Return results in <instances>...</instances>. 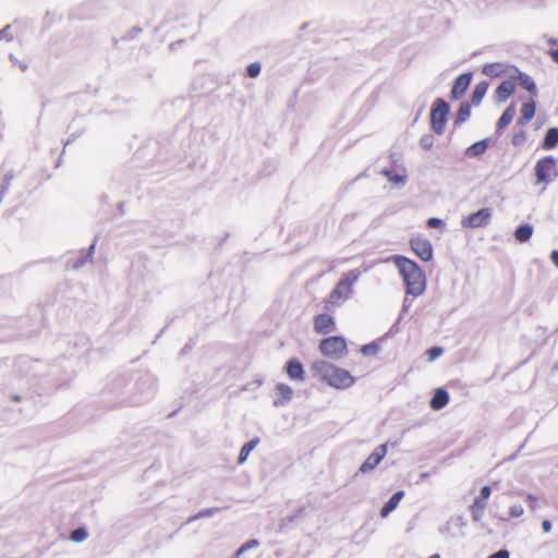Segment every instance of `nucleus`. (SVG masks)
<instances>
[{
    "instance_id": "39448f33",
    "label": "nucleus",
    "mask_w": 558,
    "mask_h": 558,
    "mask_svg": "<svg viewBox=\"0 0 558 558\" xmlns=\"http://www.w3.org/2000/svg\"><path fill=\"white\" fill-rule=\"evenodd\" d=\"M448 113H449L448 104L442 99H437L434 102V106L430 111L432 129L437 134H441L444 132Z\"/></svg>"
},
{
    "instance_id": "412c9836",
    "label": "nucleus",
    "mask_w": 558,
    "mask_h": 558,
    "mask_svg": "<svg viewBox=\"0 0 558 558\" xmlns=\"http://www.w3.org/2000/svg\"><path fill=\"white\" fill-rule=\"evenodd\" d=\"M536 106L534 101L526 102L521 108V117L519 119V122L521 124L527 123L533 119L535 116Z\"/></svg>"
},
{
    "instance_id": "c85d7f7f",
    "label": "nucleus",
    "mask_w": 558,
    "mask_h": 558,
    "mask_svg": "<svg viewBox=\"0 0 558 558\" xmlns=\"http://www.w3.org/2000/svg\"><path fill=\"white\" fill-rule=\"evenodd\" d=\"M88 537V532L85 527H77L71 532L70 539L74 543H82Z\"/></svg>"
},
{
    "instance_id": "393cba45",
    "label": "nucleus",
    "mask_w": 558,
    "mask_h": 558,
    "mask_svg": "<svg viewBox=\"0 0 558 558\" xmlns=\"http://www.w3.org/2000/svg\"><path fill=\"white\" fill-rule=\"evenodd\" d=\"M488 89V83L487 82H480L476 84L473 94H472V104L474 106L480 105L484 96L486 95Z\"/></svg>"
},
{
    "instance_id": "de8ad7c7",
    "label": "nucleus",
    "mask_w": 558,
    "mask_h": 558,
    "mask_svg": "<svg viewBox=\"0 0 558 558\" xmlns=\"http://www.w3.org/2000/svg\"><path fill=\"white\" fill-rule=\"evenodd\" d=\"M550 258H551L553 263L555 264V266L558 267V251L557 250L551 252Z\"/></svg>"
},
{
    "instance_id": "a878e982",
    "label": "nucleus",
    "mask_w": 558,
    "mask_h": 558,
    "mask_svg": "<svg viewBox=\"0 0 558 558\" xmlns=\"http://www.w3.org/2000/svg\"><path fill=\"white\" fill-rule=\"evenodd\" d=\"M532 233L533 228L530 225H523L515 230V239L519 242H526L530 240Z\"/></svg>"
},
{
    "instance_id": "a19ab883",
    "label": "nucleus",
    "mask_w": 558,
    "mask_h": 558,
    "mask_svg": "<svg viewBox=\"0 0 558 558\" xmlns=\"http://www.w3.org/2000/svg\"><path fill=\"white\" fill-rule=\"evenodd\" d=\"M490 494H492L490 487L488 485H485L481 488V494L476 498L483 499V501L487 502V499L489 498Z\"/></svg>"
},
{
    "instance_id": "8fccbe9b",
    "label": "nucleus",
    "mask_w": 558,
    "mask_h": 558,
    "mask_svg": "<svg viewBox=\"0 0 558 558\" xmlns=\"http://www.w3.org/2000/svg\"><path fill=\"white\" fill-rule=\"evenodd\" d=\"M553 369L558 372V363H555L554 366H553Z\"/></svg>"
},
{
    "instance_id": "f3484780",
    "label": "nucleus",
    "mask_w": 558,
    "mask_h": 558,
    "mask_svg": "<svg viewBox=\"0 0 558 558\" xmlns=\"http://www.w3.org/2000/svg\"><path fill=\"white\" fill-rule=\"evenodd\" d=\"M448 402H449L448 391L444 388H438L429 401V407L433 410L438 411V410H441L442 408H445L448 404Z\"/></svg>"
},
{
    "instance_id": "49530a36",
    "label": "nucleus",
    "mask_w": 558,
    "mask_h": 558,
    "mask_svg": "<svg viewBox=\"0 0 558 558\" xmlns=\"http://www.w3.org/2000/svg\"><path fill=\"white\" fill-rule=\"evenodd\" d=\"M551 527H553V525H551V522L549 520H544L542 522V529H543V531L545 533H549L551 531Z\"/></svg>"
},
{
    "instance_id": "9b49d317",
    "label": "nucleus",
    "mask_w": 558,
    "mask_h": 558,
    "mask_svg": "<svg viewBox=\"0 0 558 558\" xmlns=\"http://www.w3.org/2000/svg\"><path fill=\"white\" fill-rule=\"evenodd\" d=\"M472 81V74L471 73H463L459 75L452 86L451 89V97L456 100L460 99L468 87L470 86V83Z\"/></svg>"
},
{
    "instance_id": "20e7f679",
    "label": "nucleus",
    "mask_w": 558,
    "mask_h": 558,
    "mask_svg": "<svg viewBox=\"0 0 558 558\" xmlns=\"http://www.w3.org/2000/svg\"><path fill=\"white\" fill-rule=\"evenodd\" d=\"M320 352L335 361H339L348 354L347 341L341 336L325 338L319 343Z\"/></svg>"
},
{
    "instance_id": "5701e85b",
    "label": "nucleus",
    "mask_w": 558,
    "mask_h": 558,
    "mask_svg": "<svg viewBox=\"0 0 558 558\" xmlns=\"http://www.w3.org/2000/svg\"><path fill=\"white\" fill-rule=\"evenodd\" d=\"M258 442H259L258 438H253L242 446L239 457H238L239 464H243L247 460L248 454L258 445Z\"/></svg>"
},
{
    "instance_id": "1a4fd4ad",
    "label": "nucleus",
    "mask_w": 558,
    "mask_h": 558,
    "mask_svg": "<svg viewBox=\"0 0 558 558\" xmlns=\"http://www.w3.org/2000/svg\"><path fill=\"white\" fill-rule=\"evenodd\" d=\"M492 216L489 208H482L476 213L470 214L462 219V226L465 228H480L488 223Z\"/></svg>"
},
{
    "instance_id": "f8f14e48",
    "label": "nucleus",
    "mask_w": 558,
    "mask_h": 558,
    "mask_svg": "<svg viewBox=\"0 0 558 558\" xmlns=\"http://www.w3.org/2000/svg\"><path fill=\"white\" fill-rule=\"evenodd\" d=\"M517 83L513 77L505 80L495 90V97L498 102H505L515 90Z\"/></svg>"
},
{
    "instance_id": "58836bf2",
    "label": "nucleus",
    "mask_w": 558,
    "mask_h": 558,
    "mask_svg": "<svg viewBox=\"0 0 558 558\" xmlns=\"http://www.w3.org/2000/svg\"><path fill=\"white\" fill-rule=\"evenodd\" d=\"M246 72L250 77H256L260 72V64L258 62L251 63Z\"/></svg>"
},
{
    "instance_id": "bb28decb",
    "label": "nucleus",
    "mask_w": 558,
    "mask_h": 558,
    "mask_svg": "<svg viewBox=\"0 0 558 558\" xmlns=\"http://www.w3.org/2000/svg\"><path fill=\"white\" fill-rule=\"evenodd\" d=\"M414 251L424 262H428L433 258V246H414Z\"/></svg>"
},
{
    "instance_id": "4c0bfd02",
    "label": "nucleus",
    "mask_w": 558,
    "mask_h": 558,
    "mask_svg": "<svg viewBox=\"0 0 558 558\" xmlns=\"http://www.w3.org/2000/svg\"><path fill=\"white\" fill-rule=\"evenodd\" d=\"M526 138V134L523 130H520L519 132L514 133L512 136V144L514 146H519L524 143Z\"/></svg>"
},
{
    "instance_id": "864d4df0",
    "label": "nucleus",
    "mask_w": 558,
    "mask_h": 558,
    "mask_svg": "<svg viewBox=\"0 0 558 558\" xmlns=\"http://www.w3.org/2000/svg\"><path fill=\"white\" fill-rule=\"evenodd\" d=\"M408 307H409V304H407V303L404 302V304H403V311H407V310H408Z\"/></svg>"
},
{
    "instance_id": "9d476101",
    "label": "nucleus",
    "mask_w": 558,
    "mask_h": 558,
    "mask_svg": "<svg viewBox=\"0 0 558 558\" xmlns=\"http://www.w3.org/2000/svg\"><path fill=\"white\" fill-rule=\"evenodd\" d=\"M314 329L317 333L327 335L336 329V323L327 313L318 314L314 319Z\"/></svg>"
},
{
    "instance_id": "c03bdc74",
    "label": "nucleus",
    "mask_w": 558,
    "mask_h": 558,
    "mask_svg": "<svg viewBox=\"0 0 558 558\" xmlns=\"http://www.w3.org/2000/svg\"><path fill=\"white\" fill-rule=\"evenodd\" d=\"M427 225L430 227V228H442L444 227V221L439 218H429L427 220Z\"/></svg>"
},
{
    "instance_id": "2f4dec72",
    "label": "nucleus",
    "mask_w": 558,
    "mask_h": 558,
    "mask_svg": "<svg viewBox=\"0 0 558 558\" xmlns=\"http://www.w3.org/2000/svg\"><path fill=\"white\" fill-rule=\"evenodd\" d=\"M146 397H149L154 391V379L150 376H145L142 383L138 384Z\"/></svg>"
},
{
    "instance_id": "4be33fe9",
    "label": "nucleus",
    "mask_w": 558,
    "mask_h": 558,
    "mask_svg": "<svg viewBox=\"0 0 558 558\" xmlns=\"http://www.w3.org/2000/svg\"><path fill=\"white\" fill-rule=\"evenodd\" d=\"M558 144V128H550L547 130L544 141L543 148L544 149H553Z\"/></svg>"
},
{
    "instance_id": "37998d69",
    "label": "nucleus",
    "mask_w": 558,
    "mask_h": 558,
    "mask_svg": "<svg viewBox=\"0 0 558 558\" xmlns=\"http://www.w3.org/2000/svg\"><path fill=\"white\" fill-rule=\"evenodd\" d=\"M487 558H510V553L507 549H499Z\"/></svg>"
},
{
    "instance_id": "603ef678",
    "label": "nucleus",
    "mask_w": 558,
    "mask_h": 558,
    "mask_svg": "<svg viewBox=\"0 0 558 558\" xmlns=\"http://www.w3.org/2000/svg\"><path fill=\"white\" fill-rule=\"evenodd\" d=\"M4 32H5V29L0 31V38H1L2 36H5V33H4Z\"/></svg>"
},
{
    "instance_id": "f704fd0d",
    "label": "nucleus",
    "mask_w": 558,
    "mask_h": 558,
    "mask_svg": "<svg viewBox=\"0 0 558 558\" xmlns=\"http://www.w3.org/2000/svg\"><path fill=\"white\" fill-rule=\"evenodd\" d=\"M524 514V508L520 504L511 505L509 508L510 518H521Z\"/></svg>"
},
{
    "instance_id": "72a5a7b5",
    "label": "nucleus",
    "mask_w": 558,
    "mask_h": 558,
    "mask_svg": "<svg viewBox=\"0 0 558 558\" xmlns=\"http://www.w3.org/2000/svg\"><path fill=\"white\" fill-rule=\"evenodd\" d=\"M548 45H549V50H548V54L550 56V58L556 62L558 63V38L555 39V38H550L548 40Z\"/></svg>"
},
{
    "instance_id": "e433bc0d",
    "label": "nucleus",
    "mask_w": 558,
    "mask_h": 558,
    "mask_svg": "<svg viewBox=\"0 0 558 558\" xmlns=\"http://www.w3.org/2000/svg\"><path fill=\"white\" fill-rule=\"evenodd\" d=\"M383 173L390 182L402 183L404 181L403 177L395 174L391 170H384Z\"/></svg>"
},
{
    "instance_id": "473e14b6",
    "label": "nucleus",
    "mask_w": 558,
    "mask_h": 558,
    "mask_svg": "<svg viewBox=\"0 0 558 558\" xmlns=\"http://www.w3.org/2000/svg\"><path fill=\"white\" fill-rule=\"evenodd\" d=\"M219 511V508H208V509H204L202 511H199L198 513H196L195 515H193L192 518L189 519V522H192V521H195V520H198L201 518H209V517H213L214 514H216L217 512Z\"/></svg>"
},
{
    "instance_id": "b1692460",
    "label": "nucleus",
    "mask_w": 558,
    "mask_h": 558,
    "mask_svg": "<svg viewBox=\"0 0 558 558\" xmlns=\"http://www.w3.org/2000/svg\"><path fill=\"white\" fill-rule=\"evenodd\" d=\"M515 83L518 82L524 89L530 92L532 95L536 94L535 83L531 80V77L522 72H519L517 76L513 77Z\"/></svg>"
},
{
    "instance_id": "09e8293b",
    "label": "nucleus",
    "mask_w": 558,
    "mask_h": 558,
    "mask_svg": "<svg viewBox=\"0 0 558 558\" xmlns=\"http://www.w3.org/2000/svg\"><path fill=\"white\" fill-rule=\"evenodd\" d=\"M428 476V473L424 472V473H421V477L422 478H426Z\"/></svg>"
},
{
    "instance_id": "ea45409f",
    "label": "nucleus",
    "mask_w": 558,
    "mask_h": 558,
    "mask_svg": "<svg viewBox=\"0 0 558 558\" xmlns=\"http://www.w3.org/2000/svg\"><path fill=\"white\" fill-rule=\"evenodd\" d=\"M444 350L441 347H433L427 351L430 361L436 360L442 354Z\"/></svg>"
},
{
    "instance_id": "6e6552de",
    "label": "nucleus",
    "mask_w": 558,
    "mask_h": 558,
    "mask_svg": "<svg viewBox=\"0 0 558 558\" xmlns=\"http://www.w3.org/2000/svg\"><path fill=\"white\" fill-rule=\"evenodd\" d=\"M388 451V444H381L375 448V450L366 458V460L360 465L359 471L363 474L373 472L379 463L384 460Z\"/></svg>"
},
{
    "instance_id": "6ab92c4d",
    "label": "nucleus",
    "mask_w": 558,
    "mask_h": 558,
    "mask_svg": "<svg viewBox=\"0 0 558 558\" xmlns=\"http://www.w3.org/2000/svg\"><path fill=\"white\" fill-rule=\"evenodd\" d=\"M514 114H515V108L513 105H511L504 111V113L499 118V120L497 122L496 131L501 132L505 128H507L513 120Z\"/></svg>"
},
{
    "instance_id": "423d86ee",
    "label": "nucleus",
    "mask_w": 558,
    "mask_h": 558,
    "mask_svg": "<svg viewBox=\"0 0 558 558\" xmlns=\"http://www.w3.org/2000/svg\"><path fill=\"white\" fill-rule=\"evenodd\" d=\"M466 521L462 515L450 518L440 529L439 533L446 538H462L465 536Z\"/></svg>"
},
{
    "instance_id": "ddd939ff",
    "label": "nucleus",
    "mask_w": 558,
    "mask_h": 558,
    "mask_svg": "<svg viewBox=\"0 0 558 558\" xmlns=\"http://www.w3.org/2000/svg\"><path fill=\"white\" fill-rule=\"evenodd\" d=\"M287 375L291 380L304 381L305 371L299 359H291L286 366Z\"/></svg>"
},
{
    "instance_id": "c756f323",
    "label": "nucleus",
    "mask_w": 558,
    "mask_h": 558,
    "mask_svg": "<svg viewBox=\"0 0 558 558\" xmlns=\"http://www.w3.org/2000/svg\"><path fill=\"white\" fill-rule=\"evenodd\" d=\"M483 73L487 76L495 77L501 73V64L489 63L483 66Z\"/></svg>"
},
{
    "instance_id": "3c124183",
    "label": "nucleus",
    "mask_w": 558,
    "mask_h": 558,
    "mask_svg": "<svg viewBox=\"0 0 558 558\" xmlns=\"http://www.w3.org/2000/svg\"><path fill=\"white\" fill-rule=\"evenodd\" d=\"M4 32H5V29L0 31V38H1L2 36H5V33H4Z\"/></svg>"
},
{
    "instance_id": "f03ea898",
    "label": "nucleus",
    "mask_w": 558,
    "mask_h": 558,
    "mask_svg": "<svg viewBox=\"0 0 558 558\" xmlns=\"http://www.w3.org/2000/svg\"><path fill=\"white\" fill-rule=\"evenodd\" d=\"M362 276L360 269L349 270L340 277L330 294L325 299L326 310H332L342 306L353 294L354 287Z\"/></svg>"
},
{
    "instance_id": "7ed1b4c3",
    "label": "nucleus",
    "mask_w": 558,
    "mask_h": 558,
    "mask_svg": "<svg viewBox=\"0 0 558 558\" xmlns=\"http://www.w3.org/2000/svg\"><path fill=\"white\" fill-rule=\"evenodd\" d=\"M395 263L405 283L407 293L414 298L421 295L425 291L426 281L420 267L404 256H396Z\"/></svg>"
},
{
    "instance_id": "4468645a",
    "label": "nucleus",
    "mask_w": 558,
    "mask_h": 558,
    "mask_svg": "<svg viewBox=\"0 0 558 558\" xmlns=\"http://www.w3.org/2000/svg\"><path fill=\"white\" fill-rule=\"evenodd\" d=\"M278 397L274 400L275 407H284L290 403L293 398V389L288 385L280 383L276 387Z\"/></svg>"
},
{
    "instance_id": "f257e3e1",
    "label": "nucleus",
    "mask_w": 558,
    "mask_h": 558,
    "mask_svg": "<svg viewBox=\"0 0 558 558\" xmlns=\"http://www.w3.org/2000/svg\"><path fill=\"white\" fill-rule=\"evenodd\" d=\"M311 369L315 377L339 390L348 389L355 384V378L349 371L324 360L313 362Z\"/></svg>"
},
{
    "instance_id": "a18cd8bd",
    "label": "nucleus",
    "mask_w": 558,
    "mask_h": 558,
    "mask_svg": "<svg viewBox=\"0 0 558 558\" xmlns=\"http://www.w3.org/2000/svg\"><path fill=\"white\" fill-rule=\"evenodd\" d=\"M525 497L530 501L531 510H535L537 508V497L533 494H526Z\"/></svg>"
},
{
    "instance_id": "2eb2a0df",
    "label": "nucleus",
    "mask_w": 558,
    "mask_h": 558,
    "mask_svg": "<svg viewBox=\"0 0 558 558\" xmlns=\"http://www.w3.org/2000/svg\"><path fill=\"white\" fill-rule=\"evenodd\" d=\"M95 246H88V248L83 250L80 252V256L77 258H70L68 260V266L77 270L85 266L87 263H90L93 260V256L95 253Z\"/></svg>"
},
{
    "instance_id": "cd10ccee",
    "label": "nucleus",
    "mask_w": 558,
    "mask_h": 558,
    "mask_svg": "<svg viewBox=\"0 0 558 558\" xmlns=\"http://www.w3.org/2000/svg\"><path fill=\"white\" fill-rule=\"evenodd\" d=\"M471 114V106L469 102L461 104L458 113H457V122L462 123L470 118Z\"/></svg>"
},
{
    "instance_id": "a211bd4d",
    "label": "nucleus",
    "mask_w": 558,
    "mask_h": 558,
    "mask_svg": "<svg viewBox=\"0 0 558 558\" xmlns=\"http://www.w3.org/2000/svg\"><path fill=\"white\" fill-rule=\"evenodd\" d=\"M403 496V490L396 492L380 509V517L387 518L395 509H397Z\"/></svg>"
},
{
    "instance_id": "aec40b11",
    "label": "nucleus",
    "mask_w": 558,
    "mask_h": 558,
    "mask_svg": "<svg viewBox=\"0 0 558 558\" xmlns=\"http://www.w3.org/2000/svg\"><path fill=\"white\" fill-rule=\"evenodd\" d=\"M487 502L483 501V499L475 498L473 504L470 506V511L472 514V519L475 522H478L482 520L484 515V511L486 509Z\"/></svg>"
},
{
    "instance_id": "79ce46f5",
    "label": "nucleus",
    "mask_w": 558,
    "mask_h": 558,
    "mask_svg": "<svg viewBox=\"0 0 558 558\" xmlns=\"http://www.w3.org/2000/svg\"><path fill=\"white\" fill-rule=\"evenodd\" d=\"M14 175L13 173H5L3 179H2V187H1V192L4 193V191L9 187L11 181L13 180Z\"/></svg>"
},
{
    "instance_id": "0eeeda50",
    "label": "nucleus",
    "mask_w": 558,
    "mask_h": 558,
    "mask_svg": "<svg viewBox=\"0 0 558 558\" xmlns=\"http://www.w3.org/2000/svg\"><path fill=\"white\" fill-rule=\"evenodd\" d=\"M535 174L537 182L548 183L557 175L556 160L553 157H544L536 162Z\"/></svg>"
},
{
    "instance_id": "dca6fc26",
    "label": "nucleus",
    "mask_w": 558,
    "mask_h": 558,
    "mask_svg": "<svg viewBox=\"0 0 558 558\" xmlns=\"http://www.w3.org/2000/svg\"><path fill=\"white\" fill-rule=\"evenodd\" d=\"M38 365V361L28 357H21L16 362L17 372L25 377L34 375Z\"/></svg>"
},
{
    "instance_id": "c9c22d12",
    "label": "nucleus",
    "mask_w": 558,
    "mask_h": 558,
    "mask_svg": "<svg viewBox=\"0 0 558 558\" xmlns=\"http://www.w3.org/2000/svg\"><path fill=\"white\" fill-rule=\"evenodd\" d=\"M361 352L364 355H374L378 352V345L375 343H368L362 347Z\"/></svg>"
},
{
    "instance_id": "7c9ffc66",
    "label": "nucleus",
    "mask_w": 558,
    "mask_h": 558,
    "mask_svg": "<svg viewBox=\"0 0 558 558\" xmlns=\"http://www.w3.org/2000/svg\"><path fill=\"white\" fill-rule=\"evenodd\" d=\"M487 148V144L485 141H480L474 143L468 148V153L471 156H478L482 155Z\"/></svg>"
}]
</instances>
